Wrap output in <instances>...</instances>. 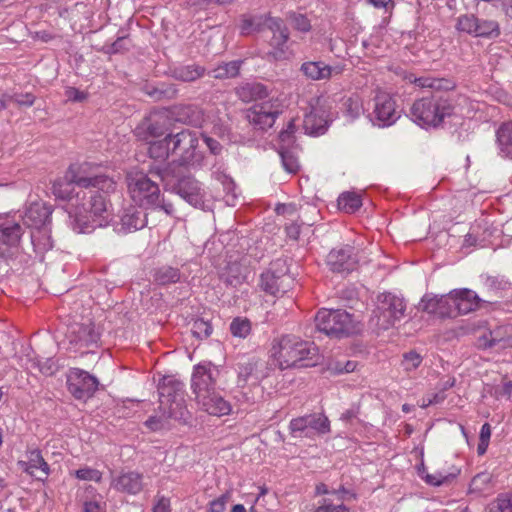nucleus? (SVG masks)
<instances>
[{
	"label": "nucleus",
	"instance_id": "56",
	"mask_svg": "<svg viewBox=\"0 0 512 512\" xmlns=\"http://www.w3.org/2000/svg\"><path fill=\"white\" fill-rule=\"evenodd\" d=\"M36 100L32 93H14L9 94V102H14L18 106L31 107Z\"/></svg>",
	"mask_w": 512,
	"mask_h": 512
},
{
	"label": "nucleus",
	"instance_id": "1",
	"mask_svg": "<svg viewBox=\"0 0 512 512\" xmlns=\"http://www.w3.org/2000/svg\"><path fill=\"white\" fill-rule=\"evenodd\" d=\"M88 162L71 164L64 178L53 182L52 193L57 199L71 203L69 225L77 233H90L109 223L108 195L116 191L114 178L96 172Z\"/></svg>",
	"mask_w": 512,
	"mask_h": 512
},
{
	"label": "nucleus",
	"instance_id": "26",
	"mask_svg": "<svg viewBox=\"0 0 512 512\" xmlns=\"http://www.w3.org/2000/svg\"><path fill=\"white\" fill-rule=\"evenodd\" d=\"M18 466L37 480L44 481L49 475V465L37 449L27 453L26 461H19Z\"/></svg>",
	"mask_w": 512,
	"mask_h": 512
},
{
	"label": "nucleus",
	"instance_id": "55",
	"mask_svg": "<svg viewBox=\"0 0 512 512\" xmlns=\"http://www.w3.org/2000/svg\"><path fill=\"white\" fill-rule=\"evenodd\" d=\"M289 19L291 20L292 26L301 32H308L311 29L310 21L303 14L290 13Z\"/></svg>",
	"mask_w": 512,
	"mask_h": 512
},
{
	"label": "nucleus",
	"instance_id": "27",
	"mask_svg": "<svg viewBox=\"0 0 512 512\" xmlns=\"http://www.w3.org/2000/svg\"><path fill=\"white\" fill-rule=\"evenodd\" d=\"M300 70L308 79L319 81L329 79L332 75L341 74L343 68L339 65L330 66L322 61H308L301 65Z\"/></svg>",
	"mask_w": 512,
	"mask_h": 512
},
{
	"label": "nucleus",
	"instance_id": "46",
	"mask_svg": "<svg viewBox=\"0 0 512 512\" xmlns=\"http://www.w3.org/2000/svg\"><path fill=\"white\" fill-rule=\"evenodd\" d=\"M478 18L474 15H463L457 20L456 28L460 32H465L475 36L477 31Z\"/></svg>",
	"mask_w": 512,
	"mask_h": 512
},
{
	"label": "nucleus",
	"instance_id": "53",
	"mask_svg": "<svg viewBox=\"0 0 512 512\" xmlns=\"http://www.w3.org/2000/svg\"><path fill=\"white\" fill-rule=\"evenodd\" d=\"M75 476L79 480L100 482L102 473L94 468L84 467L75 471Z\"/></svg>",
	"mask_w": 512,
	"mask_h": 512
},
{
	"label": "nucleus",
	"instance_id": "6",
	"mask_svg": "<svg viewBox=\"0 0 512 512\" xmlns=\"http://www.w3.org/2000/svg\"><path fill=\"white\" fill-rule=\"evenodd\" d=\"M158 393L160 411L167 413V417L186 422L189 412L185 406L184 384L172 376H165L159 382Z\"/></svg>",
	"mask_w": 512,
	"mask_h": 512
},
{
	"label": "nucleus",
	"instance_id": "4",
	"mask_svg": "<svg viewBox=\"0 0 512 512\" xmlns=\"http://www.w3.org/2000/svg\"><path fill=\"white\" fill-rule=\"evenodd\" d=\"M271 355L280 369H287L298 365L309 366L314 365L315 362H303L313 361L317 355V348L312 342L305 341L298 336L284 335L274 341Z\"/></svg>",
	"mask_w": 512,
	"mask_h": 512
},
{
	"label": "nucleus",
	"instance_id": "63",
	"mask_svg": "<svg viewBox=\"0 0 512 512\" xmlns=\"http://www.w3.org/2000/svg\"><path fill=\"white\" fill-rule=\"evenodd\" d=\"M65 95L70 101L80 102L86 99L87 94L75 87H68L65 91Z\"/></svg>",
	"mask_w": 512,
	"mask_h": 512
},
{
	"label": "nucleus",
	"instance_id": "37",
	"mask_svg": "<svg viewBox=\"0 0 512 512\" xmlns=\"http://www.w3.org/2000/svg\"><path fill=\"white\" fill-rule=\"evenodd\" d=\"M416 85L422 88H431L436 91V93H440V91H449L455 87L453 81L449 79H438V78H430V77H420L415 80Z\"/></svg>",
	"mask_w": 512,
	"mask_h": 512
},
{
	"label": "nucleus",
	"instance_id": "7",
	"mask_svg": "<svg viewBox=\"0 0 512 512\" xmlns=\"http://www.w3.org/2000/svg\"><path fill=\"white\" fill-rule=\"evenodd\" d=\"M316 328L328 336L343 337L357 331L352 316L344 310H320L315 316Z\"/></svg>",
	"mask_w": 512,
	"mask_h": 512
},
{
	"label": "nucleus",
	"instance_id": "44",
	"mask_svg": "<svg viewBox=\"0 0 512 512\" xmlns=\"http://www.w3.org/2000/svg\"><path fill=\"white\" fill-rule=\"evenodd\" d=\"M284 170L290 174H296L300 169L298 157L290 150L279 152Z\"/></svg>",
	"mask_w": 512,
	"mask_h": 512
},
{
	"label": "nucleus",
	"instance_id": "13",
	"mask_svg": "<svg viewBox=\"0 0 512 512\" xmlns=\"http://www.w3.org/2000/svg\"><path fill=\"white\" fill-rule=\"evenodd\" d=\"M373 101L371 122L374 126L379 128L390 127L400 118L401 111L396 105V100L389 93L378 91Z\"/></svg>",
	"mask_w": 512,
	"mask_h": 512
},
{
	"label": "nucleus",
	"instance_id": "17",
	"mask_svg": "<svg viewBox=\"0 0 512 512\" xmlns=\"http://www.w3.org/2000/svg\"><path fill=\"white\" fill-rule=\"evenodd\" d=\"M279 114V105L266 101L252 106L247 112V119L260 129H266L273 126Z\"/></svg>",
	"mask_w": 512,
	"mask_h": 512
},
{
	"label": "nucleus",
	"instance_id": "42",
	"mask_svg": "<svg viewBox=\"0 0 512 512\" xmlns=\"http://www.w3.org/2000/svg\"><path fill=\"white\" fill-rule=\"evenodd\" d=\"M154 280L160 285L177 283L180 280V271L170 266L161 267L156 270Z\"/></svg>",
	"mask_w": 512,
	"mask_h": 512
},
{
	"label": "nucleus",
	"instance_id": "48",
	"mask_svg": "<svg viewBox=\"0 0 512 512\" xmlns=\"http://www.w3.org/2000/svg\"><path fill=\"white\" fill-rule=\"evenodd\" d=\"M212 325L204 319H196L192 322L191 332L198 339H206L212 334Z\"/></svg>",
	"mask_w": 512,
	"mask_h": 512
},
{
	"label": "nucleus",
	"instance_id": "49",
	"mask_svg": "<svg viewBox=\"0 0 512 512\" xmlns=\"http://www.w3.org/2000/svg\"><path fill=\"white\" fill-rule=\"evenodd\" d=\"M423 357L412 350L403 354L401 365L406 372L415 371L422 363Z\"/></svg>",
	"mask_w": 512,
	"mask_h": 512
},
{
	"label": "nucleus",
	"instance_id": "40",
	"mask_svg": "<svg viewBox=\"0 0 512 512\" xmlns=\"http://www.w3.org/2000/svg\"><path fill=\"white\" fill-rule=\"evenodd\" d=\"M485 288L497 297H502L503 292L510 289V282L503 276H487L484 280Z\"/></svg>",
	"mask_w": 512,
	"mask_h": 512
},
{
	"label": "nucleus",
	"instance_id": "35",
	"mask_svg": "<svg viewBox=\"0 0 512 512\" xmlns=\"http://www.w3.org/2000/svg\"><path fill=\"white\" fill-rule=\"evenodd\" d=\"M242 64V60H233L230 62L222 63L211 70L209 75L215 79L234 78L238 76Z\"/></svg>",
	"mask_w": 512,
	"mask_h": 512
},
{
	"label": "nucleus",
	"instance_id": "8",
	"mask_svg": "<svg viewBox=\"0 0 512 512\" xmlns=\"http://www.w3.org/2000/svg\"><path fill=\"white\" fill-rule=\"evenodd\" d=\"M405 310L403 298L392 293H383L378 296L371 320L379 329L386 330L403 318Z\"/></svg>",
	"mask_w": 512,
	"mask_h": 512
},
{
	"label": "nucleus",
	"instance_id": "47",
	"mask_svg": "<svg viewBox=\"0 0 512 512\" xmlns=\"http://www.w3.org/2000/svg\"><path fill=\"white\" fill-rule=\"evenodd\" d=\"M438 316L441 318L445 317H455L457 316V312L455 306L450 298V293L448 295H440L438 296Z\"/></svg>",
	"mask_w": 512,
	"mask_h": 512
},
{
	"label": "nucleus",
	"instance_id": "11",
	"mask_svg": "<svg viewBox=\"0 0 512 512\" xmlns=\"http://www.w3.org/2000/svg\"><path fill=\"white\" fill-rule=\"evenodd\" d=\"M289 432L294 438H310L330 432V421L322 413H312L293 418L289 422Z\"/></svg>",
	"mask_w": 512,
	"mask_h": 512
},
{
	"label": "nucleus",
	"instance_id": "15",
	"mask_svg": "<svg viewBox=\"0 0 512 512\" xmlns=\"http://www.w3.org/2000/svg\"><path fill=\"white\" fill-rule=\"evenodd\" d=\"M97 378L87 371L79 368H72L67 374V388L71 395L77 400L91 398L98 389Z\"/></svg>",
	"mask_w": 512,
	"mask_h": 512
},
{
	"label": "nucleus",
	"instance_id": "29",
	"mask_svg": "<svg viewBox=\"0 0 512 512\" xmlns=\"http://www.w3.org/2000/svg\"><path fill=\"white\" fill-rule=\"evenodd\" d=\"M147 225L146 214L135 208L127 209L121 216L118 232L130 233L144 228Z\"/></svg>",
	"mask_w": 512,
	"mask_h": 512
},
{
	"label": "nucleus",
	"instance_id": "16",
	"mask_svg": "<svg viewBox=\"0 0 512 512\" xmlns=\"http://www.w3.org/2000/svg\"><path fill=\"white\" fill-rule=\"evenodd\" d=\"M327 265L330 270L336 273L348 274L355 270L358 265V258L354 248L345 245L332 249L327 255Z\"/></svg>",
	"mask_w": 512,
	"mask_h": 512
},
{
	"label": "nucleus",
	"instance_id": "58",
	"mask_svg": "<svg viewBox=\"0 0 512 512\" xmlns=\"http://www.w3.org/2000/svg\"><path fill=\"white\" fill-rule=\"evenodd\" d=\"M490 481V477L486 473H480L477 474L473 479L471 480L469 489L471 492H482L485 490V485L488 484Z\"/></svg>",
	"mask_w": 512,
	"mask_h": 512
},
{
	"label": "nucleus",
	"instance_id": "28",
	"mask_svg": "<svg viewBox=\"0 0 512 512\" xmlns=\"http://www.w3.org/2000/svg\"><path fill=\"white\" fill-rule=\"evenodd\" d=\"M171 121L198 126L203 122V112L195 105H176L168 108Z\"/></svg>",
	"mask_w": 512,
	"mask_h": 512
},
{
	"label": "nucleus",
	"instance_id": "45",
	"mask_svg": "<svg viewBox=\"0 0 512 512\" xmlns=\"http://www.w3.org/2000/svg\"><path fill=\"white\" fill-rule=\"evenodd\" d=\"M230 332L235 337L246 338L251 332V323L246 318L237 317L230 324Z\"/></svg>",
	"mask_w": 512,
	"mask_h": 512
},
{
	"label": "nucleus",
	"instance_id": "64",
	"mask_svg": "<svg viewBox=\"0 0 512 512\" xmlns=\"http://www.w3.org/2000/svg\"><path fill=\"white\" fill-rule=\"evenodd\" d=\"M202 137L204 143L206 144V146L208 147L212 154L218 155L221 153L222 145L217 140L205 134H202Z\"/></svg>",
	"mask_w": 512,
	"mask_h": 512
},
{
	"label": "nucleus",
	"instance_id": "60",
	"mask_svg": "<svg viewBox=\"0 0 512 512\" xmlns=\"http://www.w3.org/2000/svg\"><path fill=\"white\" fill-rule=\"evenodd\" d=\"M423 478L425 482L429 485L441 486L447 483L450 480V478H452V475H446L441 472H435L433 474L427 473Z\"/></svg>",
	"mask_w": 512,
	"mask_h": 512
},
{
	"label": "nucleus",
	"instance_id": "41",
	"mask_svg": "<svg viewBox=\"0 0 512 512\" xmlns=\"http://www.w3.org/2000/svg\"><path fill=\"white\" fill-rule=\"evenodd\" d=\"M500 35V27L497 21L479 19L475 37L497 38Z\"/></svg>",
	"mask_w": 512,
	"mask_h": 512
},
{
	"label": "nucleus",
	"instance_id": "62",
	"mask_svg": "<svg viewBox=\"0 0 512 512\" xmlns=\"http://www.w3.org/2000/svg\"><path fill=\"white\" fill-rule=\"evenodd\" d=\"M25 368L27 370L38 369L41 373L46 375L52 374L54 372L51 366H41L39 360L36 359H27Z\"/></svg>",
	"mask_w": 512,
	"mask_h": 512
},
{
	"label": "nucleus",
	"instance_id": "20",
	"mask_svg": "<svg viewBox=\"0 0 512 512\" xmlns=\"http://www.w3.org/2000/svg\"><path fill=\"white\" fill-rule=\"evenodd\" d=\"M267 26L273 33L270 44L274 49L271 54L276 60L285 58V47L289 39V31L284 21L277 17H269Z\"/></svg>",
	"mask_w": 512,
	"mask_h": 512
},
{
	"label": "nucleus",
	"instance_id": "57",
	"mask_svg": "<svg viewBox=\"0 0 512 512\" xmlns=\"http://www.w3.org/2000/svg\"><path fill=\"white\" fill-rule=\"evenodd\" d=\"M314 512H349V509L343 503L333 504L330 499L325 498Z\"/></svg>",
	"mask_w": 512,
	"mask_h": 512
},
{
	"label": "nucleus",
	"instance_id": "24",
	"mask_svg": "<svg viewBox=\"0 0 512 512\" xmlns=\"http://www.w3.org/2000/svg\"><path fill=\"white\" fill-rule=\"evenodd\" d=\"M198 407L213 416H224L231 412V405L216 390L205 393V396L195 400Z\"/></svg>",
	"mask_w": 512,
	"mask_h": 512
},
{
	"label": "nucleus",
	"instance_id": "31",
	"mask_svg": "<svg viewBox=\"0 0 512 512\" xmlns=\"http://www.w3.org/2000/svg\"><path fill=\"white\" fill-rule=\"evenodd\" d=\"M31 243L33 245L35 253L43 259L46 252L50 251L54 242L51 237L50 227H43L31 231Z\"/></svg>",
	"mask_w": 512,
	"mask_h": 512
},
{
	"label": "nucleus",
	"instance_id": "23",
	"mask_svg": "<svg viewBox=\"0 0 512 512\" xmlns=\"http://www.w3.org/2000/svg\"><path fill=\"white\" fill-rule=\"evenodd\" d=\"M110 486L117 492L136 495L143 489V475L136 471L122 472L112 477Z\"/></svg>",
	"mask_w": 512,
	"mask_h": 512
},
{
	"label": "nucleus",
	"instance_id": "36",
	"mask_svg": "<svg viewBox=\"0 0 512 512\" xmlns=\"http://www.w3.org/2000/svg\"><path fill=\"white\" fill-rule=\"evenodd\" d=\"M220 277L226 285L232 287L241 285L246 278L242 272L241 265L236 262L228 264Z\"/></svg>",
	"mask_w": 512,
	"mask_h": 512
},
{
	"label": "nucleus",
	"instance_id": "32",
	"mask_svg": "<svg viewBox=\"0 0 512 512\" xmlns=\"http://www.w3.org/2000/svg\"><path fill=\"white\" fill-rule=\"evenodd\" d=\"M496 143L499 155L512 159V121L500 125L496 131Z\"/></svg>",
	"mask_w": 512,
	"mask_h": 512
},
{
	"label": "nucleus",
	"instance_id": "18",
	"mask_svg": "<svg viewBox=\"0 0 512 512\" xmlns=\"http://www.w3.org/2000/svg\"><path fill=\"white\" fill-rule=\"evenodd\" d=\"M66 338L75 347H89L99 340V333L91 322L74 323L68 327Z\"/></svg>",
	"mask_w": 512,
	"mask_h": 512
},
{
	"label": "nucleus",
	"instance_id": "39",
	"mask_svg": "<svg viewBox=\"0 0 512 512\" xmlns=\"http://www.w3.org/2000/svg\"><path fill=\"white\" fill-rule=\"evenodd\" d=\"M338 206L346 213H354L362 206V199L354 192H344L338 198Z\"/></svg>",
	"mask_w": 512,
	"mask_h": 512
},
{
	"label": "nucleus",
	"instance_id": "19",
	"mask_svg": "<svg viewBox=\"0 0 512 512\" xmlns=\"http://www.w3.org/2000/svg\"><path fill=\"white\" fill-rule=\"evenodd\" d=\"M23 234L19 221L6 217L0 220V255H6L10 248L16 247Z\"/></svg>",
	"mask_w": 512,
	"mask_h": 512
},
{
	"label": "nucleus",
	"instance_id": "2",
	"mask_svg": "<svg viewBox=\"0 0 512 512\" xmlns=\"http://www.w3.org/2000/svg\"><path fill=\"white\" fill-rule=\"evenodd\" d=\"M148 172L159 177L166 189L170 188L190 205L196 208L204 207L206 192L202 184L191 176H182L180 168L176 169V163H153L149 166Z\"/></svg>",
	"mask_w": 512,
	"mask_h": 512
},
{
	"label": "nucleus",
	"instance_id": "34",
	"mask_svg": "<svg viewBox=\"0 0 512 512\" xmlns=\"http://www.w3.org/2000/svg\"><path fill=\"white\" fill-rule=\"evenodd\" d=\"M172 143H170V139H168V135L157 141H151L149 143L148 155L151 159L155 161H166L172 153L171 151Z\"/></svg>",
	"mask_w": 512,
	"mask_h": 512
},
{
	"label": "nucleus",
	"instance_id": "12",
	"mask_svg": "<svg viewBox=\"0 0 512 512\" xmlns=\"http://www.w3.org/2000/svg\"><path fill=\"white\" fill-rule=\"evenodd\" d=\"M171 123L169 109L155 110L136 126L134 134L139 140L148 141L164 135L170 129Z\"/></svg>",
	"mask_w": 512,
	"mask_h": 512
},
{
	"label": "nucleus",
	"instance_id": "51",
	"mask_svg": "<svg viewBox=\"0 0 512 512\" xmlns=\"http://www.w3.org/2000/svg\"><path fill=\"white\" fill-rule=\"evenodd\" d=\"M131 46V40L127 36L118 37L111 45L105 46L103 51L107 54H116L127 51Z\"/></svg>",
	"mask_w": 512,
	"mask_h": 512
},
{
	"label": "nucleus",
	"instance_id": "38",
	"mask_svg": "<svg viewBox=\"0 0 512 512\" xmlns=\"http://www.w3.org/2000/svg\"><path fill=\"white\" fill-rule=\"evenodd\" d=\"M343 113L348 121H354L363 113V102L358 95L347 97L343 101Z\"/></svg>",
	"mask_w": 512,
	"mask_h": 512
},
{
	"label": "nucleus",
	"instance_id": "25",
	"mask_svg": "<svg viewBox=\"0 0 512 512\" xmlns=\"http://www.w3.org/2000/svg\"><path fill=\"white\" fill-rule=\"evenodd\" d=\"M450 298L455 306L457 315L468 314L480 307L482 300L470 289H455L450 292Z\"/></svg>",
	"mask_w": 512,
	"mask_h": 512
},
{
	"label": "nucleus",
	"instance_id": "14",
	"mask_svg": "<svg viewBox=\"0 0 512 512\" xmlns=\"http://www.w3.org/2000/svg\"><path fill=\"white\" fill-rule=\"evenodd\" d=\"M220 371L211 362L195 365L191 377V389L195 400L205 396V393L216 390Z\"/></svg>",
	"mask_w": 512,
	"mask_h": 512
},
{
	"label": "nucleus",
	"instance_id": "61",
	"mask_svg": "<svg viewBox=\"0 0 512 512\" xmlns=\"http://www.w3.org/2000/svg\"><path fill=\"white\" fill-rule=\"evenodd\" d=\"M83 512H106V503L96 500L85 501Z\"/></svg>",
	"mask_w": 512,
	"mask_h": 512
},
{
	"label": "nucleus",
	"instance_id": "21",
	"mask_svg": "<svg viewBox=\"0 0 512 512\" xmlns=\"http://www.w3.org/2000/svg\"><path fill=\"white\" fill-rule=\"evenodd\" d=\"M277 278L280 284L283 286L292 287L294 279L289 275V268L287 261L282 258H278L270 263L267 271L263 272L260 276V287L264 291H273V286L268 285L266 282L268 279Z\"/></svg>",
	"mask_w": 512,
	"mask_h": 512
},
{
	"label": "nucleus",
	"instance_id": "50",
	"mask_svg": "<svg viewBox=\"0 0 512 512\" xmlns=\"http://www.w3.org/2000/svg\"><path fill=\"white\" fill-rule=\"evenodd\" d=\"M161 415L150 416L145 421V426L149 428L151 431H158L167 428L168 420L173 419L172 417H167V413L161 411Z\"/></svg>",
	"mask_w": 512,
	"mask_h": 512
},
{
	"label": "nucleus",
	"instance_id": "30",
	"mask_svg": "<svg viewBox=\"0 0 512 512\" xmlns=\"http://www.w3.org/2000/svg\"><path fill=\"white\" fill-rule=\"evenodd\" d=\"M480 345L484 348L512 347V326H503L491 331L489 336H483Z\"/></svg>",
	"mask_w": 512,
	"mask_h": 512
},
{
	"label": "nucleus",
	"instance_id": "10",
	"mask_svg": "<svg viewBox=\"0 0 512 512\" xmlns=\"http://www.w3.org/2000/svg\"><path fill=\"white\" fill-rule=\"evenodd\" d=\"M168 139L172 143V154H178L179 159L172 161L176 163V169L188 166L197 161L198 133L189 129H183L175 134H168Z\"/></svg>",
	"mask_w": 512,
	"mask_h": 512
},
{
	"label": "nucleus",
	"instance_id": "52",
	"mask_svg": "<svg viewBox=\"0 0 512 512\" xmlns=\"http://www.w3.org/2000/svg\"><path fill=\"white\" fill-rule=\"evenodd\" d=\"M438 296L433 294H425L420 303L419 307L421 310L438 316Z\"/></svg>",
	"mask_w": 512,
	"mask_h": 512
},
{
	"label": "nucleus",
	"instance_id": "9",
	"mask_svg": "<svg viewBox=\"0 0 512 512\" xmlns=\"http://www.w3.org/2000/svg\"><path fill=\"white\" fill-rule=\"evenodd\" d=\"M329 103V97L326 96H319L310 100V110L305 113L303 119V129L306 134L318 136L327 131L331 122Z\"/></svg>",
	"mask_w": 512,
	"mask_h": 512
},
{
	"label": "nucleus",
	"instance_id": "33",
	"mask_svg": "<svg viewBox=\"0 0 512 512\" xmlns=\"http://www.w3.org/2000/svg\"><path fill=\"white\" fill-rule=\"evenodd\" d=\"M236 94L241 101L248 103L266 98L268 96V89L261 83L249 82L237 87Z\"/></svg>",
	"mask_w": 512,
	"mask_h": 512
},
{
	"label": "nucleus",
	"instance_id": "43",
	"mask_svg": "<svg viewBox=\"0 0 512 512\" xmlns=\"http://www.w3.org/2000/svg\"><path fill=\"white\" fill-rule=\"evenodd\" d=\"M204 68L199 65H187L177 68L174 71L176 79L184 82H192L202 77L204 74Z\"/></svg>",
	"mask_w": 512,
	"mask_h": 512
},
{
	"label": "nucleus",
	"instance_id": "59",
	"mask_svg": "<svg viewBox=\"0 0 512 512\" xmlns=\"http://www.w3.org/2000/svg\"><path fill=\"white\" fill-rule=\"evenodd\" d=\"M230 495L228 493L222 494L218 498L212 500L206 512H225L226 506L229 501Z\"/></svg>",
	"mask_w": 512,
	"mask_h": 512
},
{
	"label": "nucleus",
	"instance_id": "22",
	"mask_svg": "<svg viewBox=\"0 0 512 512\" xmlns=\"http://www.w3.org/2000/svg\"><path fill=\"white\" fill-rule=\"evenodd\" d=\"M52 210L43 202L32 203L22 217L23 223L32 230L50 227Z\"/></svg>",
	"mask_w": 512,
	"mask_h": 512
},
{
	"label": "nucleus",
	"instance_id": "5",
	"mask_svg": "<svg viewBox=\"0 0 512 512\" xmlns=\"http://www.w3.org/2000/svg\"><path fill=\"white\" fill-rule=\"evenodd\" d=\"M452 100L442 93H434L413 102L409 110L411 120L422 128H436L453 114Z\"/></svg>",
	"mask_w": 512,
	"mask_h": 512
},
{
	"label": "nucleus",
	"instance_id": "3",
	"mask_svg": "<svg viewBox=\"0 0 512 512\" xmlns=\"http://www.w3.org/2000/svg\"><path fill=\"white\" fill-rule=\"evenodd\" d=\"M127 189L131 199L141 208L174 214V206L166 201L159 185L143 171L132 169L126 174Z\"/></svg>",
	"mask_w": 512,
	"mask_h": 512
},
{
	"label": "nucleus",
	"instance_id": "54",
	"mask_svg": "<svg viewBox=\"0 0 512 512\" xmlns=\"http://www.w3.org/2000/svg\"><path fill=\"white\" fill-rule=\"evenodd\" d=\"M489 512H512V500L507 495H499L491 503Z\"/></svg>",
	"mask_w": 512,
	"mask_h": 512
}]
</instances>
